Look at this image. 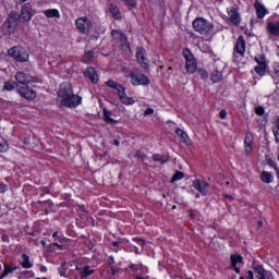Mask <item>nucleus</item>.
<instances>
[{
    "mask_svg": "<svg viewBox=\"0 0 279 279\" xmlns=\"http://www.w3.org/2000/svg\"><path fill=\"white\" fill-rule=\"evenodd\" d=\"M61 106L66 108H76L82 104V97L73 94V86L69 83H62L58 92Z\"/></svg>",
    "mask_w": 279,
    "mask_h": 279,
    "instance_id": "f257e3e1",
    "label": "nucleus"
},
{
    "mask_svg": "<svg viewBox=\"0 0 279 279\" xmlns=\"http://www.w3.org/2000/svg\"><path fill=\"white\" fill-rule=\"evenodd\" d=\"M106 86H108L109 88H113V90H117L120 97V101H122V104H124L125 106H132L134 104V98L128 97V95L125 94V87H123V85L112 80H109L106 82Z\"/></svg>",
    "mask_w": 279,
    "mask_h": 279,
    "instance_id": "f03ea898",
    "label": "nucleus"
},
{
    "mask_svg": "<svg viewBox=\"0 0 279 279\" xmlns=\"http://www.w3.org/2000/svg\"><path fill=\"white\" fill-rule=\"evenodd\" d=\"M193 28L202 36H208L213 32V24L204 17H197L193 21Z\"/></svg>",
    "mask_w": 279,
    "mask_h": 279,
    "instance_id": "7ed1b4c3",
    "label": "nucleus"
},
{
    "mask_svg": "<svg viewBox=\"0 0 279 279\" xmlns=\"http://www.w3.org/2000/svg\"><path fill=\"white\" fill-rule=\"evenodd\" d=\"M130 77L133 86H149V77L141 73V70L136 68L131 72Z\"/></svg>",
    "mask_w": 279,
    "mask_h": 279,
    "instance_id": "20e7f679",
    "label": "nucleus"
},
{
    "mask_svg": "<svg viewBox=\"0 0 279 279\" xmlns=\"http://www.w3.org/2000/svg\"><path fill=\"white\" fill-rule=\"evenodd\" d=\"M8 53L11 58H14L16 62H27V60H29V52L21 46L12 47Z\"/></svg>",
    "mask_w": 279,
    "mask_h": 279,
    "instance_id": "39448f33",
    "label": "nucleus"
},
{
    "mask_svg": "<svg viewBox=\"0 0 279 279\" xmlns=\"http://www.w3.org/2000/svg\"><path fill=\"white\" fill-rule=\"evenodd\" d=\"M182 53L185 59L186 71L191 74L195 73V71H197V60L195 59V56H193V52H191L190 49H184Z\"/></svg>",
    "mask_w": 279,
    "mask_h": 279,
    "instance_id": "423d86ee",
    "label": "nucleus"
},
{
    "mask_svg": "<svg viewBox=\"0 0 279 279\" xmlns=\"http://www.w3.org/2000/svg\"><path fill=\"white\" fill-rule=\"evenodd\" d=\"M75 25H76V28L78 29V32L87 35L90 32V27H93V22L90 20H88V17L82 16L75 21Z\"/></svg>",
    "mask_w": 279,
    "mask_h": 279,
    "instance_id": "0eeeda50",
    "label": "nucleus"
},
{
    "mask_svg": "<svg viewBox=\"0 0 279 279\" xmlns=\"http://www.w3.org/2000/svg\"><path fill=\"white\" fill-rule=\"evenodd\" d=\"M111 38L114 40V43H120V45H122V47H124L125 49H130V43L128 41L125 33L113 29L111 32Z\"/></svg>",
    "mask_w": 279,
    "mask_h": 279,
    "instance_id": "6e6552de",
    "label": "nucleus"
},
{
    "mask_svg": "<svg viewBox=\"0 0 279 279\" xmlns=\"http://www.w3.org/2000/svg\"><path fill=\"white\" fill-rule=\"evenodd\" d=\"M36 14V11L32 9V3H25L22 7L20 19L24 21V23H27L32 21V16Z\"/></svg>",
    "mask_w": 279,
    "mask_h": 279,
    "instance_id": "1a4fd4ad",
    "label": "nucleus"
},
{
    "mask_svg": "<svg viewBox=\"0 0 279 279\" xmlns=\"http://www.w3.org/2000/svg\"><path fill=\"white\" fill-rule=\"evenodd\" d=\"M253 269L257 279H275L271 271L266 270L263 265H254Z\"/></svg>",
    "mask_w": 279,
    "mask_h": 279,
    "instance_id": "9d476101",
    "label": "nucleus"
},
{
    "mask_svg": "<svg viewBox=\"0 0 279 279\" xmlns=\"http://www.w3.org/2000/svg\"><path fill=\"white\" fill-rule=\"evenodd\" d=\"M15 80H16V86L19 88H21V86H27V84H32V82H34V77L23 72H17L15 74Z\"/></svg>",
    "mask_w": 279,
    "mask_h": 279,
    "instance_id": "9b49d317",
    "label": "nucleus"
},
{
    "mask_svg": "<svg viewBox=\"0 0 279 279\" xmlns=\"http://www.w3.org/2000/svg\"><path fill=\"white\" fill-rule=\"evenodd\" d=\"M192 186L203 196L208 195V189H210V185H208V183L199 179H195L192 183Z\"/></svg>",
    "mask_w": 279,
    "mask_h": 279,
    "instance_id": "f8f14e48",
    "label": "nucleus"
},
{
    "mask_svg": "<svg viewBox=\"0 0 279 279\" xmlns=\"http://www.w3.org/2000/svg\"><path fill=\"white\" fill-rule=\"evenodd\" d=\"M21 97H24V99H28L29 101H34V99H36V92L32 88H29V86H20L17 88Z\"/></svg>",
    "mask_w": 279,
    "mask_h": 279,
    "instance_id": "ddd939ff",
    "label": "nucleus"
},
{
    "mask_svg": "<svg viewBox=\"0 0 279 279\" xmlns=\"http://www.w3.org/2000/svg\"><path fill=\"white\" fill-rule=\"evenodd\" d=\"M229 21L233 23V25H241V13L234 7L227 9Z\"/></svg>",
    "mask_w": 279,
    "mask_h": 279,
    "instance_id": "4468645a",
    "label": "nucleus"
},
{
    "mask_svg": "<svg viewBox=\"0 0 279 279\" xmlns=\"http://www.w3.org/2000/svg\"><path fill=\"white\" fill-rule=\"evenodd\" d=\"M231 267L234 269L235 274H241V265H243V256L239 254H233L230 256Z\"/></svg>",
    "mask_w": 279,
    "mask_h": 279,
    "instance_id": "2eb2a0df",
    "label": "nucleus"
},
{
    "mask_svg": "<svg viewBox=\"0 0 279 279\" xmlns=\"http://www.w3.org/2000/svg\"><path fill=\"white\" fill-rule=\"evenodd\" d=\"M244 151L246 156H250V154H252V145H254V134L252 132H247L245 134V138H244Z\"/></svg>",
    "mask_w": 279,
    "mask_h": 279,
    "instance_id": "dca6fc26",
    "label": "nucleus"
},
{
    "mask_svg": "<svg viewBox=\"0 0 279 279\" xmlns=\"http://www.w3.org/2000/svg\"><path fill=\"white\" fill-rule=\"evenodd\" d=\"M147 52L144 48H137L136 50V60L141 66H147L149 64V60L147 59Z\"/></svg>",
    "mask_w": 279,
    "mask_h": 279,
    "instance_id": "f3484780",
    "label": "nucleus"
},
{
    "mask_svg": "<svg viewBox=\"0 0 279 279\" xmlns=\"http://www.w3.org/2000/svg\"><path fill=\"white\" fill-rule=\"evenodd\" d=\"M234 51H235V53H239V56H244V53H245V39H243V36H240L236 39Z\"/></svg>",
    "mask_w": 279,
    "mask_h": 279,
    "instance_id": "a211bd4d",
    "label": "nucleus"
},
{
    "mask_svg": "<svg viewBox=\"0 0 279 279\" xmlns=\"http://www.w3.org/2000/svg\"><path fill=\"white\" fill-rule=\"evenodd\" d=\"M85 76L90 80L92 84H97V82H99V75L97 74L95 68H87L85 71Z\"/></svg>",
    "mask_w": 279,
    "mask_h": 279,
    "instance_id": "6ab92c4d",
    "label": "nucleus"
},
{
    "mask_svg": "<svg viewBox=\"0 0 279 279\" xmlns=\"http://www.w3.org/2000/svg\"><path fill=\"white\" fill-rule=\"evenodd\" d=\"M254 8L256 10V14L258 19H265L267 14V9L263 3H260L258 0L255 1Z\"/></svg>",
    "mask_w": 279,
    "mask_h": 279,
    "instance_id": "aec40b11",
    "label": "nucleus"
},
{
    "mask_svg": "<svg viewBox=\"0 0 279 279\" xmlns=\"http://www.w3.org/2000/svg\"><path fill=\"white\" fill-rule=\"evenodd\" d=\"M175 134L179 136L181 142L184 143V145H191V138L189 137V134H186V132H184L182 129H177Z\"/></svg>",
    "mask_w": 279,
    "mask_h": 279,
    "instance_id": "412c9836",
    "label": "nucleus"
},
{
    "mask_svg": "<svg viewBox=\"0 0 279 279\" xmlns=\"http://www.w3.org/2000/svg\"><path fill=\"white\" fill-rule=\"evenodd\" d=\"M223 80V74L219 70H214L210 74V81L213 84H219Z\"/></svg>",
    "mask_w": 279,
    "mask_h": 279,
    "instance_id": "4be33fe9",
    "label": "nucleus"
},
{
    "mask_svg": "<svg viewBox=\"0 0 279 279\" xmlns=\"http://www.w3.org/2000/svg\"><path fill=\"white\" fill-rule=\"evenodd\" d=\"M21 258L22 259L20 262V265H22V267L24 269H32L34 264H32V262H29L28 255L24 253V254H22Z\"/></svg>",
    "mask_w": 279,
    "mask_h": 279,
    "instance_id": "5701e85b",
    "label": "nucleus"
},
{
    "mask_svg": "<svg viewBox=\"0 0 279 279\" xmlns=\"http://www.w3.org/2000/svg\"><path fill=\"white\" fill-rule=\"evenodd\" d=\"M258 65L255 66V73H257V75H260L263 77V75H265L266 73V69H267V63H265V61H257Z\"/></svg>",
    "mask_w": 279,
    "mask_h": 279,
    "instance_id": "b1692460",
    "label": "nucleus"
},
{
    "mask_svg": "<svg viewBox=\"0 0 279 279\" xmlns=\"http://www.w3.org/2000/svg\"><path fill=\"white\" fill-rule=\"evenodd\" d=\"M268 31L272 36H279V22L268 23Z\"/></svg>",
    "mask_w": 279,
    "mask_h": 279,
    "instance_id": "393cba45",
    "label": "nucleus"
},
{
    "mask_svg": "<svg viewBox=\"0 0 279 279\" xmlns=\"http://www.w3.org/2000/svg\"><path fill=\"white\" fill-rule=\"evenodd\" d=\"M109 12H110V14H112L113 19H116L117 21H120L121 11L119 10V7H117L114 4H110L109 5Z\"/></svg>",
    "mask_w": 279,
    "mask_h": 279,
    "instance_id": "a878e982",
    "label": "nucleus"
},
{
    "mask_svg": "<svg viewBox=\"0 0 279 279\" xmlns=\"http://www.w3.org/2000/svg\"><path fill=\"white\" fill-rule=\"evenodd\" d=\"M93 274H95V270L90 268V266L80 268L81 278H88V276H93Z\"/></svg>",
    "mask_w": 279,
    "mask_h": 279,
    "instance_id": "bb28decb",
    "label": "nucleus"
},
{
    "mask_svg": "<svg viewBox=\"0 0 279 279\" xmlns=\"http://www.w3.org/2000/svg\"><path fill=\"white\" fill-rule=\"evenodd\" d=\"M44 14L47 19H60V11L57 9H48L44 11Z\"/></svg>",
    "mask_w": 279,
    "mask_h": 279,
    "instance_id": "cd10ccee",
    "label": "nucleus"
},
{
    "mask_svg": "<svg viewBox=\"0 0 279 279\" xmlns=\"http://www.w3.org/2000/svg\"><path fill=\"white\" fill-rule=\"evenodd\" d=\"M260 180L265 184H271L274 182V175L268 171H262Z\"/></svg>",
    "mask_w": 279,
    "mask_h": 279,
    "instance_id": "c85d7f7f",
    "label": "nucleus"
},
{
    "mask_svg": "<svg viewBox=\"0 0 279 279\" xmlns=\"http://www.w3.org/2000/svg\"><path fill=\"white\" fill-rule=\"evenodd\" d=\"M118 3H122V5H126L129 10H132V8H136L137 5L136 0H118Z\"/></svg>",
    "mask_w": 279,
    "mask_h": 279,
    "instance_id": "c756f323",
    "label": "nucleus"
},
{
    "mask_svg": "<svg viewBox=\"0 0 279 279\" xmlns=\"http://www.w3.org/2000/svg\"><path fill=\"white\" fill-rule=\"evenodd\" d=\"M104 117H105L106 123H109L110 125H114L119 123L117 120L111 118V113L109 111H104Z\"/></svg>",
    "mask_w": 279,
    "mask_h": 279,
    "instance_id": "7c9ffc66",
    "label": "nucleus"
},
{
    "mask_svg": "<svg viewBox=\"0 0 279 279\" xmlns=\"http://www.w3.org/2000/svg\"><path fill=\"white\" fill-rule=\"evenodd\" d=\"M12 271H16V267L9 266L8 264H4V270L0 279L5 278L9 274H12Z\"/></svg>",
    "mask_w": 279,
    "mask_h": 279,
    "instance_id": "2f4dec72",
    "label": "nucleus"
},
{
    "mask_svg": "<svg viewBox=\"0 0 279 279\" xmlns=\"http://www.w3.org/2000/svg\"><path fill=\"white\" fill-rule=\"evenodd\" d=\"M153 160H155V162L165 165V162H169V157L162 155H154Z\"/></svg>",
    "mask_w": 279,
    "mask_h": 279,
    "instance_id": "473e14b6",
    "label": "nucleus"
},
{
    "mask_svg": "<svg viewBox=\"0 0 279 279\" xmlns=\"http://www.w3.org/2000/svg\"><path fill=\"white\" fill-rule=\"evenodd\" d=\"M272 134L275 136L276 143H279V121H277V123L272 128Z\"/></svg>",
    "mask_w": 279,
    "mask_h": 279,
    "instance_id": "72a5a7b5",
    "label": "nucleus"
},
{
    "mask_svg": "<svg viewBox=\"0 0 279 279\" xmlns=\"http://www.w3.org/2000/svg\"><path fill=\"white\" fill-rule=\"evenodd\" d=\"M14 27H16L14 24H11L7 21L3 24V29H5L7 34H11V32H14Z\"/></svg>",
    "mask_w": 279,
    "mask_h": 279,
    "instance_id": "f704fd0d",
    "label": "nucleus"
},
{
    "mask_svg": "<svg viewBox=\"0 0 279 279\" xmlns=\"http://www.w3.org/2000/svg\"><path fill=\"white\" fill-rule=\"evenodd\" d=\"M183 178H184L183 172L177 171V172L173 174V177H172V179H171V182H178V180H183Z\"/></svg>",
    "mask_w": 279,
    "mask_h": 279,
    "instance_id": "c9c22d12",
    "label": "nucleus"
},
{
    "mask_svg": "<svg viewBox=\"0 0 279 279\" xmlns=\"http://www.w3.org/2000/svg\"><path fill=\"white\" fill-rule=\"evenodd\" d=\"M93 58H95V52L89 51L84 54L83 60H84V62H90V60H93Z\"/></svg>",
    "mask_w": 279,
    "mask_h": 279,
    "instance_id": "e433bc0d",
    "label": "nucleus"
},
{
    "mask_svg": "<svg viewBox=\"0 0 279 279\" xmlns=\"http://www.w3.org/2000/svg\"><path fill=\"white\" fill-rule=\"evenodd\" d=\"M197 73H198V75H201L202 80H208V77H209L208 71H206L204 69H198Z\"/></svg>",
    "mask_w": 279,
    "mask_h": 279,
    "instance_id": "4c0bfd02",
    "label": "nucleus"
},
{
    "mask_svg": "<svg viewBox=\"0 0 279 279\" xmlns=\"http://www.w3.org/2000/svg\"><path fill=\"white\" fill-rule=\"evenodd\" d=\"M7 23H10L11 25H15V27H16V25H17V20H16L15 16L9 15V17L7 19Z\"/></svg>",
    "mask_w": 279,
    "mask_h": 279,
    "instance_id": "58836bf2",
    "label": "nucleus"
},
{
    "mask_svg": "<svg viewBox=\"0 0 279 279\" xmlns=\"http://www.w3.org/2000/svg\"><path fill=\"white\" fill-rule=\"evenodd\" d=\"M255 114H257L258 117H263L265 114V108L262 106L255 108Z\"/></svg>",
    "mask_w": 279,
    "mask_h": 279,
    "instance_id": "ea45409f",
    "label": "nucleus"
},
{
    "mask_svg": "<svg viewBox=\"0 0 279 279\" xmlns=\"http://www.w3.org/2000/svg\"><path fill=\"white\" fill-rule=\"evenodd\" d=\"M272 73H274V75L279 77V63H274L272 64Z\"/></svg>",
    "mask_w": 279,
    "mask_h": 279,
    "instance_id": "a19ab883",
    "label": "nucleus"
},
{
    "mask_svg": "<svg viewBox=\"0 0 279 279\" xmlns=\"http://www.w3.org/2000/svg\"><path fill=\"white\" fill-rule=\"evenodd\" d=\"M3 90H14V85H12L10 82H7L4 83Z\"/></svg>",
    "mask_w": 279,
    "mask_h": 279,
    "instance_id": "79ce46f5",
    "label": "nucleus"
},
{
    "mask_svg": "<svg viewBox=\"0 0 279 279\" xmlns=\"http://www.w3.org/2000/svg\"><path fill=\"white\" fill-rule=\"evenodd\" d=\"M219 117H220V119H226V117H228V112L225 109H222L219 112Z\"/></svg>",
    "mask_w": 279,
    "mask_h": 279,
    "instance_id": "37998d69",
    "label": "nucleus"
},
{
    "mask_svg": "<svg viewBox=\"0 0 279 279\" xmlns=\"http://www.w3.org/2000/svg\"><path fill=\"white\" fill-rule=\"evenodd\" d=\"M245 279H254V271L248 270V271L246 272Z\"/></svg>",
    "mask_w": 279,
    "mask_h": 279,
    "instance_id": "c03bdc74",
    "label": "nucleus"
},
{
    "mask_svg": "<svg viewBox=\"0 0 279 279\" xmlns=\"http://www.w3.org/2000/svg\"><path fill=\"white\" fill-rule=\"evenodd\" d=\"M8 191V185L0 183V193H5Z\"/></svg>",
    "mask_w": 279,
    "mask_h": 279,
    "instance_id": "a18cd8bd",
    "label": "nucleus"
},
{
    "mask_svg": "<svg viewBox=\"0 0 279 279\" xmlns=\"http://www.w3.org/2000/svg\"><path fill=\"white\" fill-rule=\"evenodd\" d=\"M144 114L147 117V116H150V114H154V109L153 108H147L144 112Z\"/></svg>",
    "mask_w": 279,
    "mask_h": 279,
    "instance_id": "49530a36",
    "label": "nucleus"
},
{
    "mask_svg": "<svg viewBox=\"0 0 279 279\" xmlns=\"http://www.w3.org/2000/svg\"><path fill=\"white\" fill-rule=\"evenodd\" d=\"M2 241L8 243L10 241V236L8 234H3L2 235Z\"/></svg>",
    "mask_w": 279,
    "mask_h": 279,
    "instance_id": "de8ad7c7",
    "label": "nucleus"
},
{
    "mask_svg": "<svg viewBox=\"0 0 279 279\" xmlns=\"http://www.w3.org/2000/svg\"><path fill=\"white\" fill-rule=\"evenodd\" d=\"M113 145H116V147H119V145H120L119 140H114V141H113Z\"/></svg>",
    "mask_w": 279,
    "mask_h": 279,
    "instance_id": "09e8293b",
    "label": "nucleus"
},
{
    "mask_svg": "<svg viewBox=\"0 0 279 279\" xmlns=\"http://www.w3.org/2000/svg\"><path fill=\"white\" fill-rule=\"evenodd\" d=\"M135 241H137V243H140V245H143V240H141L140 238H135Z\"/></svg>",
    "mask_w": 279,
    "mask_h": 279,
    "instance_id": "8fccbe9b",
    "label": "nucleus"
},
{
    "mask_svg": "<svg viewBox=\"0 0 279 279\" xmlns=\"http://www.w3.org/2000/svg\"><path fill=\"white\" fill-rule=\"evenodd\" d=\"M130 268H131V269H138V266H136V265H131Z\"/></svg>",
    "mask_w": 279,
    "mask_h": 279,
    "instance_id": "3c124183",
    "label": "nucleus"
},
{
    "mask_svg": "<svg viewBox=\"0 0 279 279\" xmlns=\"http://www.w3.org/2000/svg\"><path fill=\"white\" fill-rule=\"evenodd\" d=\"M258 228H263V221H258Z\"/></svg>",
    "mask_w": 279,
    "mask_h": 279,
    "instance_id": "603ef678",
    "label": "nucleus"
},
{
    "mask_svg": "<svg viewBox=\"0 0 279 279\" xmlns=\"http://www.w3.org/2000/svg\"><path fill=\"white\" fill-rule=\"evenodd\" d=\"M275 171H278V165L274 163Z\"/></svg>",
    "mask_w": 279,
    "mask_h": 279,
    "instance_id": "864d4df0",
    "label": "nucleus"
},
{
    "mask_svg": "<svg viewBox=\"0 0 279 279\" xmlns=\"http://www.w3.org/2000/svg\"><path fill=\"white\" fill-rule=\"evenodd\" d=\"M53 245H56V247H62L60 244L58 243H53Z\"/></svg>",
    "mask_w": 279,
    "mask_h": 279,
    "instance_id": "5fc2aeb1",
    "label": "nucleus"
},
{
    "mask_svg": "<svg viewBox=\"0 0 279 279\" xmlns=\"http://www.w3.org/2000/svg\"><path fill=\"white\" fill-rule=\"evenodd\" d=\"M52 236L56 239V236H58V232H54Z\"/></svg>",
    "mask_w": 279,
    "mask_h": 279,
    "instance_id": "6e6d98bb",
    "label": "nucleus"
},
{
    "mask_svg": "<svg viewBox=\"0 0 279 279\" xmlns=\"http://www.w3.org/2000/svg\"><path fill=\"white\" fill-rule=\"evenodd\" d=\"M27 2V0H20V3H25Z\"/></svg>",
    "mask_w": 279,
    "mask_h": 279,
    "instance_id": "4d7b16f0",
    "label": "nucleus"
},
{
    "mask_svg": "<svg viewBox=\"0 0 279 279\" xmlns=\"http://www.w3.org/2000/svg\"><path fill=\"white\" fill-rule=\"evenodd\" d=\"M114 247H117V245H119V242H113Z\"/></svg>",
    "mask_w": 279,
    "mask_h": 279,
    "instance_id": "13d9d810",
    "label": "nucleus"
},
{
    "mask_svg": "<svg viewBox=\"0 0 279 279\" xmlns=\"http://www.w3.org/2000/svg\"><path fill=\"white\" fill-rule=\"evenodd\" d=\"M41 271H47V268L43 267V268H41Z\"/></svg>",
    "mask_w": 279,
    "mask_h": 279,
    "instance_id": "bf43d9fd",
    "label": "nucleus"
},
{
    "mask_svg": "<svg viewBox=\"0 0 279 279\" xmlns=\"http://www.w3.org/2000/svg\"><path fill=\"white\" fill-rule=\"evenodd\" d=\"M195 197H196V198H199V194H196Z\"/></svg>",
    "mask_w": 279,
    "mask_h": 279,
    "instance_id": "052dcab7",
    "label": "nucleus"
},
{
    "mask_svg": "<svg viewBox=\"0 0 279 279\" xmlns=\"http://www.w3.org/2000/svg\"><path fill=\"white\" fill-rule=\"evenodd\" d=\"M46 193H49V189L46 187Z\"/></svg>",
    "mask_w": 279,
    "mask_h": 279,
    "instance_id": "680f3d73",
    "label": "nucleus"
},
{
    "mask_svg": "<svg viewBox=\"0 0 279 279\" xmlns=\"http://www.w3.org/2000/svg\"><path fill=\"white\" fill-rule=\"evenodd\" d=\"M1 269H3V267H2L1 264H0V271H1Z\"/></svg>",
    "mask_w": 279,
    "mask_h": 279,
    "instance_id": "e2e57ef3",
    "label": "nucleus"
},
{
    "mask_svg": "<svg viewBox=\"0 0 279 279\" xmlns=\"http://www.w3.org/2000/svg\"><path fill=\"white\" fill-rule=\"evenodd\" d=\"M47 204H49V206H51V202H47Z\"/></svg>",
    "mask_w": 279,
    "mask_h": 279,
    "instance_id": "0e129e2a",
    "label": "nucleus"
},
{
    "mask_svg": "<svg viewBox=\"0 0 279 279\" xmlns=\"http://www.w3.org/2000/svg\"><path fill=\"white\" fill-rule=\"evenodd\" d=\"M61 276H64V271H61Z\"/></svg>",
    "mask_w": 279,
    "mask_h": 279,
    "instance_id": "69168bd1",
    "label": "nucleus"
},
{
    "mask_svg": "<svg viewBox=\"0 0 279 279\" xmlns=\"http://www.w3.org/2000/svg\"><path fill=\"white\" fill-rule=\"evenodd\" d=\"M240 279H246L245 277H240Z\"/></svg>",
    "mask_w": 279,
    "mask_h": 279,
    "instance_id": "338daca9",
    "label": "nucleus"
},
{
    "mask_svg": "<svg viewBox=\"0 0 279 279\" xmlns=\"http://www.w3.org/2000/svg\"><path fill=\"white\" fill-rule=\"evenodd\" d=\"M43 245H45V241H41Z\"/></svg>",
    "mask_w": 279,
    "mask_h": 279,
    "instance_id": "774afa93",
    "label": "nucleus"
}]
</instances>
